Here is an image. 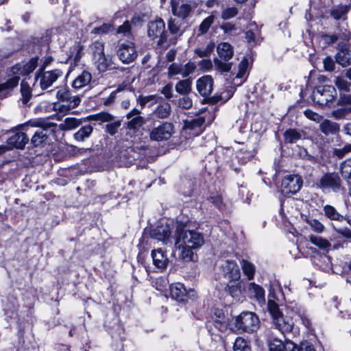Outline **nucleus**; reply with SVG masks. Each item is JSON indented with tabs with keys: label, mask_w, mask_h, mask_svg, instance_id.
Listing matches in <instances>:
<instances>
[{
	"label": "nucleus",
	"mask_w": 351,
	"mask_h": 351,
	"mask_svg": "<svg viewBox=\"0 0 351 351\" xmlns=\"http://www.w3.org/2000/svg\"><path fill=\"white\" fill-rule=\"evenodd\" d=\"M216 108H212L211 111H208L204 116H199L192 119H182L184 125L180 132L179 145L181 148L186 149L190 140L195 136H198L203 131V125H209L215 119L214 112Z\"/></svg>",
	"instance_id": "1"
},
{
	"label": "nucleus",
	"mask_w": 351,
	"mask_h": 351,
	"mask_svg": "<svg viewBox=\"0 0 351 351\" xmlns=\"http://www.w3.org/2000/svg\"><path fill=\"white\" fill-rule=\"evenodd\" d=\"M350 89H339V98L337 89H313L311 94L314 102L320 106L330 105L337 101L338 105L351 106ZM351 111V108H350Z\"/></svg>",
	"instance_id": "2"
},
{
	"label": "nucleus",
	"mask_w": 351,
	"mask_h": 351,
	"mask_svg": "<svg viewBox=\"0 0 351 351\" xmlns=\"http://www.w3.org/2000/svg\"><path fill=\"white\" fill-rule=\"evenodd\" d=\"M267 302V308L272 317V323L276 329L282 334L293 332L294 322L293 319L285 317L279 308L278 304L274 300V295L270 293Z\"/></svg>",
	"instance_id": "3"
},
{
	"label": "nucleus",
	"mask_w": 351,
	"mask_h": 351,
	"mask_svg": "<svg viewBox=\"0 0 351 351\" xmlns=\"http://www.w3.org/2000/svg\"><path fill=\"white\" fill-rule=\"evenodd\" d=\"M186 222L177 221V245L180 243L190 246L195 249H199L204 243L202 234L195 230L187 229Z\"/></svg>",
	"instance_id": "4"
},
{
	"label": "nucleus",
	"mask_w": 351,
	"mask_h": 351,
	"mask_svg": "<svg viewBox=\"0 0 351 351\" xmlns=\"http://www.w3.org/2000/svg\"><path fill=\"white\" fill-rule=\"evenodd\" d=\"M29 123L32 127L38 128L31 139V143L35 147L45 143L49 136L48 132L49 130L54 132V128L56 127V123L51 122L49 118L37 119L31 121Z\"/></svg>",
	"instance_id": "5"
},
{
	"label": "nucleus",
	"mask_w": 351,
	"mask_h": 351,
	"mask_svg": "<svg viewBox=\"0 0 351 351\" xmlns=\"http://www.w3.org/2000/svg\"><path fill=\"white\" fill-rule=\"evenodd\" d=\"M38 58H31L27 62L18 63L12 66L10 72L14 75L4 83L3 88H15L19 84V75H29L32 73L38 66Z\"/></svg>",
	"instance_id": "6"
},
{
	"label": "nucleus",
	"mask_w": 351,
	"mask_h": 351,
	"mask_svg": "<svg viewBox=\"0 0 351 351\" xmlns=\"http://www.w3.org/2000/svg\"><path fill=\"white\" fill-rule=\"evenodd\" d=\"M219 58L214 59V65L218 71L221 73L228 72L232 67L230 60L232 58L234 51L232 47L228 43H221L217 46Z\"/></svg>",
	"instance_id": "7"
},
{
	"label": "nucleus",
	"mask_w": 351,
	"mask_h": 351,
	"mask_svg": "<svg viewBox=\"0 0 351 351\" xmlns=\"http://www.w3.org/2000/svg\"><path fill=\"white\" fill-rule=\"evenodd\" d=\"M259 318L253 312L245 311L237 316L234 326L239 332L252 333L259 328Z\"/></svg>",
	"instance_id": "8"
},
{
	"label": "nucleus",
	"mask_w": 351,
	"mask_h": 351,
	"mask_svg": "<svg viewBox=\"0 0 351 351\" xmlns=\"http://www.w3.org/2000/svg\"><path fill=\"white\" fill-rule=\"evenodd\" d=\"M57 97L63 104H56L54 108L56 110L63 113L75 108L80 102V98L77 95H71L68 89H60L57 93Z\"/></svg>",
	"instance_id": "9"
},
{
	"label": "nucleus",
	"mask_w": 351,
	"mask_h": 351,
	"mask_svg": "<svg viewBox=\"0 0 351 351\" xmlns=\"http://www.w3.org/2000/svg\"><path fill=\"white\" fill-rule=\"evenodd\" d=\"M317 186L323 192H339L341 189V180L337 173H326L317 182Z\"/></svg>",
	"instance_id": "10"
},
{
	"label": "nucleus",
	"mask_w": 351,
	"mask_h": 351,
	"mask_svg": "<svg viewBox=\"0 0 351 351\" xmlns=\"http://www.w3.org/2000/svg\"><path fill=\"white\" fill-rule=\"evenodd\" d=\"M165 29V23L162 19L151 21L147 25V35L152 40L158 39V45L162 46L167 40Z\"/></svg>",
	"instance_id": "11"
},
{
	"label": "nucleus",
	"mask_w": 351,
	"mask_h": 351,
	"mask_svg": "<svg viewBox=\"0 0 351 351\" xmlns=\"http://www.w3.org/2000/svg\"><path fill=\"white\" fill-rule=\"evenodd\" d=\"M213 89H198L199 93L204 97L203 102L212 104L228 101L234 94L233 89H223V91L212 95Z\"/></svg>",
	"instance_id": "12"
},
{
	"label": "nucleus",
	"mask_w": 351,
	"mask_h": 351,
	"mask_svg": "<svg viewBox=\"0 0 351 351\" xmlns=\"http://www.w3.org/2000/svg\"><path fill=\"white\" fill-rule=\"evenodd\" d=\"M91 120L101 122H107L105 125V131L110 135L117 134L121 125V120L114 121V117L108 112H100L90 117Z\"/></svg>",
	"instance_id": "13"
},
{
	"label": "nucleus",
	"mask_w": 351,
	"mask_h": 351,
	"mask_svg": "<svg viewBox=\"0 0 351 351\" xmlns=\"http://www.w3.org/2000/svg\"><path fill=\"white\" fill-rule=\"evenodd\" d=\"M117 56L122 62L129 64L137 57V53L132 42L120 43L118 46Z\"/></svg>",
	"instance_id": "14"
},
{
	"label": "nucleus",
	"mask_w": 351,
	"mask_h": 351,
	"mask_svg": "<svg viewBox=\"0 0 351 351\" xmlns=\"http://www.w3.org/2000/svg\"><path fill=\"white\" fill-rule=\"evenodd\" d=\"M302 180L298 175H287L282 180V189L285 193H296L302 186Z\"/></svg>",
	"instance_id": "15"
},
{
	"label": "nucleus",
	"mask_w": 351,
	"mask_h": 351,
	"mask_svg": "<svg viewBox=\"0 0 351 351\" xmlns=\"http://www.w3.org/2000/svg\"><path fill=\"white\" fill-rule=\"evenodd\" d=\"M221 269L224 277L230 281H237L241 277L239 267L234 261H226L221 265Z\"/></svg>",
	"instance_id": "16"
},
{
	"label": "nucleus",
	"mask_w": 351,
	"mask_h": 351,
	"mask_svg": "<svg viewBox=\"0 0 351 351\" xmlns=\"http://www.w3.org/2000/svg\"><path fill=\"white\" fill-rule=\"evenodd\" d=\"M173 131V125L165 123L162 125L154 128L150 133V138L154 141H162L170 138Z\"/></svg>",
	"instance_id": "17"
},
{
	"label": "nucleus",
	"mask_w": 351,
	"mask_h": 351,
	"mask_svg": "<svg viewBox=\"0 0 351 351\" xmlns=\"http://www.w3.org/2000/svg\"><path fill=\"white\" fill-rule=\"evenodd\" d=\"M338 51L335 54L336 62L346 67L351 64V48L345 43L338 44Z\"/></svg>",
	"instance_id": "18"
},
{
	"label": "nucleus",
	"mask_w": 351,
	"mask_h": 351,
	"mask_svg": "<svg viewBox=\"0 0 351 351\" xmlns=\"http://www.w3.org/2000/svg\"><path fill=\"white\" fill-rule=\"evenodd\" d=\"M149 234L151 238L165 243L169 239L171 235V228L167 222H162L152 228Z\"/></svg>",
	"instance_id": "19"
},
{
	"label": "nucleus",
	"mask_w": 351,
	"mask_h": 351,
	"mask_svg": "<svg viewBox=\"0 0 351 351\" xmlns=\"http://www.w3.org/2000/svg\"><path fill=\"white\" fill-rule=\"evenodd\" d=\"M94 60V64L97 69L99 72H105L107 70L115 69V64L113 62L112 58L109 55H101Z\"/></svg>",
	"instance_id": "20"
},
{
	"label": "nucleus",
	"mask_w": 351,
	"mask_h": 351,
	"mask_svg": "<svg viewBox=\"0 0 351 351\" xmlns=\"http://www.w3.org/2000/svg\"><path fill=\"white\" fill-rule=\"evenodd\" d=\"M59 76V72L57 71H47L42 74H39L38 72H37L35 79L37 80L38 78H40V85L41 88H48L56 81Z\"/></svg>",
	"instance_id": "21"
},
{
	"label": "nucleus",
	"mask_w": 351,
	"mask_h": 351,
	"mask_svg": "<svg viewBox=\"0 0 351 351\" xmlns=\"http://www.w3.org/2000/svg\"><path fill=\"white\" fill-rule=\"evenodd\" d=\"M84 53V46L80 43H75L69 49L67 60L71 64L73 63L74 65H77Z\"/></svg>",
	"instance_id": "22"
},
{
	"label": "nucleus",
	"mask_w": 351,
	"mask_h": 351,
	"mask_svg": "<svg viewBox=\"0 0 351 351\" xmlns=\"http://www.w3.org/2000/svg\"><path fill=\"white\" fill-rule=\"evenodd\" d=\"M180 252L179 254L180 258L183 260L184 262L195 261L197 258V254L194 252L195 249L190 246L180 243L178 246Z\"/></svg>",
	"instance_id": "23"
},
{
	"label": "nucleus",
	"mask_w": 351,
	"mask_h": 351,
	"mask_svg": "<svg viewBox=\"0 0 351 351\" xmlns=\"http://www.w3.org/2000/svg\"><path fill=\"white\" fill-rule=\"evenodd\" d=\"M28 140L25 133L16 132L8 139L7 143L9 145L17 149H23L28 142Z\"/></svg>",
	"instance_id": "24"
},
{
	"label": "nucleus",
	"mask_w": 351,
	"mask_h": 351,
	"mask_svg": "<svg viewBox=\"0 0 351 351\" xmlns=\"http://www.w3.org/2000/svg\"><path fill=\"white\" fill-rule=\"evenodd\" d=\"M127 118L129 120L128 126L130 129H137L143 124V119L140 116V112L134 109L127 114Z\"/></svg>",
	"instance_id": "25"
},
{
	"label": "nucleus",
	"mask_w": 351,
	"mask_h": 351,
	"mask_svg": "<svg viewBox=\"0 0 351 351\" xmlns=\"http://www.w3.org/2000/svg\"><path fill=\"white\" fill-rule=\"evenodd\" d=\"M340 173L348 186H351V157L343 161L339 167Z\"/></svg>",
	"instance_id": "26"
},
{
	"label": "nucleus",
	"mask_w": 351,
	"mask_h": 351,
	"mask_svg": "<svg viewBox=\"0 0 351 351\" xmlns=\"http://www.w3.org/2000/svg\"><path fill=\"white\" fill-rule=\"evenodd\" d=\"M249 291L259 304H262L265 302V290L262 287L254 282H251L249 285Z\"/></svg>",
	"instance_id": "27"
},
{
	"label": "nucleus",
	"mask_w": 351,
	"mask_h": 351,
	"mask_svg": "<svg viewBox=\"0 0 351 351\" xmlns=\"http://www.w3.org/2000/svg\"><path fill=\"white\" fill-rule=\"evenodd\" d=\"M320 130L326 135L335 134L339 130V125L335 122H332L330 120H324L319 125Z\"/></svg>",
	"instance_id": "28"
},
{
	"label": "nucleus",
	"mask_w": 351,
	"mask_h": 351,
	"mask_svg": "<svg viewBox=\"0 0 351 351\" xmlns=\"http://www.w3.org/2000/svg\"><path fill=\"white\" fill-rule=\"evenodd\" d=\"M177 303L178 302H185L188 300V298L194 296V291L191 289L187 291L184 285L182 283L177 282Z\"/></svg>",
	"instance_id": "29"
},
{
	"label": "nucleus",
	"mask_w": 351,
	"mask_h": 351,
	"mask_svg": "<svg viewBox=\"0 0 351 351\" xmlns=\"http://www.w3.org/2000/svg\"><path fill=\"white\" fill-rule=\"evenodd\" d=\"M304 136V132L295 129H289L284 133L285 141L286 143H295Z\"/></svg>",
	"instance_id": "30"
},
{
	"label": "nucleus",
	"mask_w": 351,
	"mask_h": 351,
	"mask_svg": "<svg viewBox=\"0 0 351 351\" xmlns=\"http://www.w3.org/2000/svg\"><path fill=\"white\" fill-rule=\"evenodd\" d=\"M153 263L156 267L160 269L165 268L168 263L167 258L160 250H154L152 252Z\"/></svg>",
	"instance_id": "31"
},
{
	"label": "nucleus",
	"mask_w": 351,
	"mask_h": 351,
	"mask_svg": "<svg viewBox=\"0 0 351 351\" xmlns=\"http://www.w3.org/2000/svg\"><path fill=\"white\" fill-rule=\"evenodd\" d=\"M91 74L88 71H83L73 82V88H83L91 81Z\"/></svg>",
	"instance_id": "32"
},
{
	"label": "nucleus",
	"mask_w": 351,
	"mask_h": 351,
	"mask_svg": "<svg viewBox=\"0 0 351 351\" xmlns=\"http://www.w3.org/2000/svg\"><path fill=\"white\" fill-rule=\"evenodd\" d=\"M241 265L243 271L247 276V279L249 280H253L256 271L255 265L252 263L244 259L241 261Z\"/></svg>",
	"instance_id": "33"
},
{
	"label": "nucleus",
	"mask_w": 351,
	"mask_h": 351,
	"mask_svg": "<svg viewBox=\"0 0 351 351\" xmlns=\"http://www.w3.org/2000/svg\"><path fill=\"white\" fill-rule=\"evenodd\" d=\"M323 210L324 215L330 220H335L342 221L344 220V217L339 214L335 207L330 205H326L324 206Z\"/></svg>",
	"instance_id": "34"
},
{
	"label": "nucleus",
	"mask_w": 351,
	"mask_h": 351,
	"mask_svg": "<svg viewBox=\"0 0 351 351\" xmlns=\"http://www.w3.org/2000/svg\"><path fill=\"white\" fill-rule=\"evenodd\" d=\"M309 240L315 245L325 252H328L330 250L331 245L329 241L321 237L311 235L309 237Z\"/></svg>",
	"instance_id": "35"
},
{
	"label": "nucleus",
	"mask_w": 351,
	"mask_h": 351,
	"mask_svg": "<svg viewBox=\"0 0 351 351\" xmlns=\"http://www.w3.org/2000/svg\"><path fill=\"white\" fill-rule=\"evenodd\" d=\"M184 90H186L184 93L179 92L178 106L182 110H187L192 106L193 103L191 99L186 95L189 89Z\"/></svg>",
	"instance_id": "36"
},
{
	"label": "nucleus",
	"mask_w": 351,
	"mask_h": 351,
	"mask_svg": "<svg viewBox=\"0 0 351 351\" xmlns=\"http://www.w3.org/2000/svg\"><path fill=\"white\" fill-rule=\"evenodd\" d=\"M93 127L87 125L81 128L77 132L74 134V138L78 141H84L93 132Z\"/></svg>",
	"instance_id": "37"
},
{
	"label": "nucleus",
	"mask_w": 351,
	"mask_h": 351,
	"mask_svg": "<svg viewBox=\"0 0 351 351\" xmlns=\"http://www.w3.org/2000/svg\"><path fill=\"white\" fill-rule=\"evenodd\" d=\"M171 107L168 103H163L159 105L154 110L156 117L160 119H165L170 114Z\"/></svg>",
	"instance_id": "38"
},
{
	"label": "nucleus",
	"mask_w": 351,
	"mask_h": 351,
	"mask_svg": "<svg viewBox=\"0 0 351 351\" xmlns=\"http://www.w3.org/2000/svg\"><path fill=\"white\" fill-rule=\"evenodd\" d=\"M247 68H248V60L247 58H244L243 60H242V61L240 62V64L239 65V71L236 75V77L234 79V86L241 85V83H237L235 81L239 80L245 76Z\"/></svg>",
	"instance_id": "39"
},
{
	"label": "nucleus",
	"mask_w": 351,
	"mask_h": 351,
	"mask_svg": "<svg viewBox=\"0 0 351 351\" xmlns=\"http://www.w3.org/2000/svg\"><path fill=\"white\" fill-rule=\"evenodd\" d=\"M81 123V121L76 118L68 117L66 118L64 123L60 125V128L64 130H73L78 127Z\"/></svg>",
	"instance_id": "40"
},
{
	"label": "nucleus",
	"mask_w": 351,
	"mask_h": 351,
	"mask_svg": "<svg viewBox=\"0 0 351 351\" xmlns=\"http://www.w3.org/2000/svg\"><path fill=\"white\" fill-rule=\"evenodd\" d=\"M234 351H251V348L248 343L241 337H237L233 346Z\"/></svg>",
	"instance_id": "41"
},
{
	"label": "nucleus",
	"mask_w": 351,
	"mask_h": 351,
	"mask_svg": "<svg viewBox=\"0 0 351 351\" xmlns=\"http://www.w3.org/2000/svg\"><path fill=\"white\" fill-rule=\"evenodd\" d=\"M214 43H209L205 47L198 48L195 50V53L200 58H208L214 50Z\"/></svg>",
	"instance_id": "42"
},
{
	"label": "nucleus",
	"mask_w": 351,
	"mask_h": 351,
	"mask_svg": "<svg viewBox=\"0 0 351 351\" xmlns=\"http://www.w3.org/2000/svg\"><path fill=\"white\" fill-rule=\"evenodd\" d=\"M349 10L348 5H339L330 11V15L336 20L343 17Z\"/></svg>",
	"instance_id": "43"
},
{
	"label": "nucleus",
	"mask_w": 351,
	"mask_h": 351,
	"mask_svg": "<svg viewBox=\"0 0 351 351\" xmlns=\"http://www.w3.org/2000/svg\"><path fill=\"white\" fill-rule=\"evenodd\" d=\"M139 21V18L133 17L131 20V21H126L124 22V23L121 25H120L117 29L118 34H129L131 29L132 23L136 24L137 22Z\"/></svg>",
	"instance_id": "44"
},
{
	"label": "nucleus",
	"mask_w": 351,
	"mask_h": 351,
	"mask_svg": "<svg viewBox=\"0 0 351 351\" xmlns=\"http://www.w3.org/2000/svg\"><path fill=\"white\" fill-rule=\"evenodd\" d=\"M351 152V144L346 143L342 147H335L332 154L338 158H342L346 154Z\"/></svg>",
	"instance_id": "45"
},
{
	"label": "nucleus",
	"mask_w": 351,
	"mask_h": 351,
	"mask_svg": "<svg viewBox=\"0 0 351 351\" xmlns=\"http://www.w3.org/2000/svg\"><path fill=\"white\" fill-rule=\"evenodd\" d=\"M93 59L104 53V43L101 41H95L91 45Z\"/></svg>",
	"instance_id": "46"
},
{
	"label": "nucleus",
	"mask_w": 351,
	"mask_h": 351,
	"mask_svg": "<svg viewBox=\"0 0 351 351\" xmlns=\"http://www.w3.org/2000/svg\"><path fill=\"white\" fill-rule=\"evenodd\" d=\"M213 80L210 75H204L197 81L196 88H213Z\"/></svg>",
	"instance_id": "47"
},
{
	"label": "nucleus",
	"mask_w": 351,
	"mask_h": 351,
	"mask_svg": "<svg viewBox=\"0 0 351 351\" xmlns=\"http://www.w3.org/2000/svg\"><path fill=\"white\" fill-rule=\"evenodd\" d=\"M214 16L210 15L204 19L199 26V32H200V34H206L208 32L210 25L214 22Z\"/></svg>",
	"instance_id": "48"
},
{
	"label": "nucleus",
	"mask_w": 351,
	"mask_h": 351,
	"mask_svg": "<svg viewBox=\"0 0 351 351\" xmlns=\"http://www.w3.org/2000/svg\"><path fill=\"white\" fill-rule=\"evenodd\" d=\"M287 309L298 316L304 311V309L295 301H290L286 304Z\"/></svg>",
	"instance_id": "49"
},
{
	"label": "nucleus",
	"mask_w": 351,
	"mask_h": 351,
	"mask_svg": "<svg viewBox=\"0 0 351 351\" xmlns=\"http://www.w3.org/2000/svg\"><path fill=\"white\" fill-rule=\"evenodd\" d=\"M308 224L311 226L313 230L318 233H321L324 230V225L319 222L317 219H310L307 221Z\"/></svg>",
	"instance_id": "50"
},
{
	"label": "nucleus",
	"mask_w": 351,
	"mask_h": 351,
	"mask_svg": "<svg viewBox=\"0 0 351 351\" xmlns=\"http://www.w3.org/2000/svg\"><path fill=\"white\" fill-rule=\"evenodd\" d=\"M191 12V6L189 4H182L177 12V16L183 19H186Z\"/></svg>",
	"instance_id": "51"
},
{
	"label": "nucleus",
	"mask_w": 351,
	"mask_h": 351,
	"mask_svg": "<svg viewBox=\"0 0 351 351\" xmlns=\"http://www.w3.org/2000/svg\"><path fill=\"white\" fill-rule=\"evenodd\" d=\"M238 13V10L235 7L228 8L224 10L221 13V18L224 20H228L234 17Z\"/></svg>",
	"instance_id": "52"
},
{
	"label": "nucleus",
	"mask_w": 351,
	"mask_h": 351,
	"mask_svg": "<svg viewBox=\"0 0 351 351\" xmlns=\"http://www.w3.org/2000/svg\"><path fill=\"white\" fill-rule=\"evenodd\" d=\"M112 29V26L108 23H104L100 27H95L92 30V33L99 34H105Z\"/></svg>",
	"instance_id": "53"
},
{
	"label": "nucleus",
	"mask_w": 351,
	"mask_h": 351,
	"mask_svg": "<svg viewBox=\"0 0 351 351\" xmlns=\"http://www.w3.org/2000/svg\"><path fill=\"white\" fill-rule=\"evenodd\" d=\"M285 346V343H283L281 341L274 339L271 341L269 344V348L270 351H282Z\"/></svg>",
	"instance_id": "54"
},
{
	"label": "nucleus",
	"mask_w": 351,
	"mask_h": 351,
	"mask_svg": "<svg viewBox=\"0 0 351 351\" xmlns=\"http://www.w3.org/2000/svg\"><path fill=\"white\" fill-rule=\"evenodd\" d=\"M324 67L325 71H332L335 69V64L333 59L330 56H327L323 60Z\"/></svg>",
	"instance_id": "55"
},
{
	"label": "nucleus",
	"mask_w": 351,
	"mask_h": 351,
	"mask_svg": "<svg viewBox=\"0 0 351 351\" xmlns=\"http://www.w3.org/2000/svg\"><path fill=\"white\" fill-rule=\"evenodd\" d=\"M21 94V101L23 104H27L32 97V89H20Z\"/></svg>",
	"instance_id": "56"
},
{
	"label": "nucleus",
	"mask_w": 351,
	"mask_h": 351,
	"mask_svg": "<svg viewBox=\"0 0 351 351\" xmlns=\"http://www.w3.org/2000/svg\"><path fill=\"white\" fill-rule=\"evenodd\" d=\"M199 69L204 71H208L213 67V62L210 59H203L199 62Z\"/></svg>",
	"instance_id": "57"
},
{
	"label": "nucleus",
	"mask_w": 351,
	"mask_h": 351,
	"mask_svg": "<svg viewBox=\"0 0 351 351\" xmlns=\"http://www.w3.org/2000/svg\"><path fill=\"white\" fill-rule=\"evenodd\" d=\"M304 114L308 119L317 122H319L322 119V116L311 110H306L304 111Z\"/></svg>",
	"instance_id": "58"
},
{
	"label": "nucleus",
	"mask_w": 351,
	"mask_h": 351,
	"mask_svg": "<svg viewBox=\"0 0 351 351\" xmlns=\"http://www.w3.org/2000/svg\"><path fill=\"white\" fill-rule=\"evenodd\" d=\"M209 200L215 205L219 210H221L223 207L222 198L220 195L210 196Z\"/></svg>",
	"instance_id": "59"
},
{
	"label": "nucleus",
	"mask_w": 351,
	"mask_h": 351,
	"mask_svg": "<svg viewBox=\"0 0 351 351\" xmlns=\"http://www.w3.org/2000/svg\"><path fill=\"white\" fill-rule=\"evenodd\" d=\"M138 101L140 102L141 106L143 107L149 102H151V104L155 103L156 99L154 95H149L145 97L141 96L138 99Z\"/></svg>",
	"instance_id": "60"
},
{
	"label": "nucleus",
	"mask_w": 351,
	"mask_h": 351,
	"mask_svg": "<svg viewBox=\"0 0 351 351\" xmlns=\"http://www.w3.org/2000/svg\"><path fill=\"white\" fill-rule=\"evenodd\" d=\"M298 317L300 318L302 324L306 328L310 329L311 328V319L307 316L305 311L303 313H302Z\"/></svg>",
	"instance_id": "61"
},
{
	"label": "nucleus",
	"mask_w": 351,
	"mask_h": 351,
	"mask_svg": "<svg viewBox=\"0 0 351 351\" xmlns=\"http://www.w3.org/2000/svg\"><path fill=\"white\" fill-rule=\"evenodd\" d=\"M195 68V66L193 64H187L185 65L186 71L182 72L177 66V75L182 74L183 76L189 75V73H192L194 71Z\"/></svg>",
	"instance_id": "62"
},
{
	"label": "nucleus",
	"mask_w": 351,
	"mask_h": 351,
	"mask_svg": "<svg viewBox=\"0 0 351 351\" xmlns=\"http://www.w3.org/2000/svg\"><path fill=\"white\" fill-rule=\"evenodd\" d=\"M282 351H300L299 347L292 341H286Z\"/></svg>",
	"instance_id": "63"
},
{
	"label": "nucleus",
	"mask_w": 351,
	"mask_h": 351,
	"mask_svg": "<svg viewBox=\"0 0 351 351\" xmlns=\"http://www.w3.org/2000/svg\"><path fill=\"white\" fill-rule=\"evenodd\" d=\"M335 230L339 234H341L343 237L346 239H351V230L344 228H335Z\"/></svg>",
	"instance_id": "64"
}]
</instances>
